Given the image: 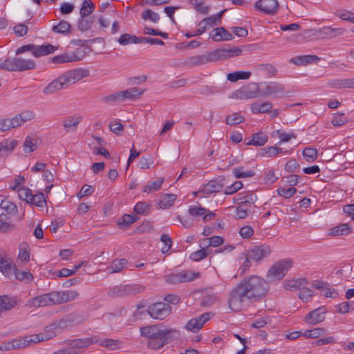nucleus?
<instances>
[{"label":"nucleus","instance_id":"49530a36","mask_svg":"<svg viewBox=\"0 0 354 354\" xmlns=\"http://www.w3.org/2000/svg\"><path fill=\"white\" fill-rule=\"evenodd\" d=\"M351 228L348 224H341L331 230V234L333 236L346 235L351 232Z\"/></svg>","mask_w":354,"mask_h":354},{"label":"nucleus","instance_id":"a19ab883","mask_svg":"<svg viewBox=\"0 0 354 354\" xmlns=\"http://www.w3.org/2000/svg\"><path fill=\"white\" fill-rule=\"evenodd\" d=\"M245 121V118L239 112H235L228 115L225 119V123L227 125L234 126Z\"/></svg>","mask_w":354,"mask_h":354},{"label":"nucleus","instance_id":"4be33fe9","mask_svg":"<svg viewBox=\"0 0 354 354\" xmlns=\"http://www.w3.org/2000/svg\"><path fill=\"white\" fill-rule=\"evenodd\" d=\"M94 344L104 347L109 351H115L121 348L122 342L120 339L110 338H94Z\"/></svg>","mask_w":354,"mask_h":354},{"label":"nucleus","instance_id":"9b49d317","mask_svg":"<svg viewBox=\"0 0 354 354\" xmlns=\"http://www.w3.org/2000/svg\"><path fill=\"white\" fill-rule=\"evenodd\" d=\"M261 97H281L285 93L284 86L279 82H261Z\"/></svg>","mask_w":354,"mask_h":354},{"label":"nucleus","instance_id":"680f3d73","mask_svg":"<svg viewBox=\"0 0 354 354\" xmlns=\"http://www.w3.org/2000/svg\"><path fill=\"white\" fill-rule=\"evenodd\" d=\"M277 192L279 196H283L285 198H290L297 192V189L295 187H290L288 189L279 187L277 189Z\"/></svg>","mask_w":354,"mask_h":354},{"label":"nucleus","instance_id":"a878e982","mask_svg":"<svg viewBox=\"0 0 354 354\" xmlns=\"http://www.w3.org/2000/svg\"><path fill=\"white\" fill-rule=\"evenodd\" d=\"M94 344V338L74 339L68 342L69 348L74 351L75 349L86 348Z\"/></svg>","mask_w":354,"mask_h":354},{"label":"nucleus","instance_id":"4468645a","mask_svg":"<svg viewBox=\"0 0 354 354\" xmlns=\"http://www.w3.org/2000/svg\"><path fill=\"white\" fill-rule=\"evenodd\" d=\"M216 53H215V51H213L203 55L189 57L185 61V65L188 67H195L216 61Z\"/></svg>","mask_w":354,"mask_h":354},{"label":"nucleus","instance_id":"2eb2a0df","mask_svg":"<svg viewBox=\"0 0 354 354\" xmlns=\"http://www.w3.org/2000/svg\"><path fill=\"white\" fill-rule=\"evenodd\" d=\"M225 11V10H222L216 15H212L202 19L198 24L200 28L196 30V34L202 35L206 31L207 27L221 24V19Z\"/></svg>","mask_w":354,"mask_h":354},{"label":"nucleus","instance_id":"a18cd8bd","mask_svg":"<svg viewBox=\"0 0 354 354\" xmlns=\"http://www.w3.org/2000/svg\"><path fill=\"white\" fill-rule=\"evenodd\" d=\"M93 24V17L86 18L80 17V19L77 21L78 29L82 32H85L91 28Z\"/></svg>","mask_w":354,"mask_h":354},{"label":"nucleus","instance_id":"c756f323","mask_svg":"<svg viewBox=\"0 0 354 354\" xmlns=\"http://www.w3.org/2000/svg\"><path fill=\"white\" fill-rule=\"evenodd\" d=\"M214 31V33L211 35V38L215 41H230L233 39L232 35L223 27L216 28Z\"/></svg>","mask_w":354,"mask_h":354},{"label":"nucleus","instance_id":"39448f33","mask_svg":"<svg viewBox=\"0 0 354 354\" xmlns=\"http://www.w3.org/2000/svg\"><path fill=\"white\" fill-rule=\"evenodd\" d=\"M35 67L33 59L21 57H8L0 62V68L8 71H25L35 69Z\"/></svg>","mask_w":354,"mask_h":354},{"label":"nucleus","instance_id":"dca6fc26","mask_svg":"<svg viewBox=\"0 0 354 354\" xmlns=\"http://www.w3.org/2000/svg\"><path fill=\"white\" fill-rule=\"evenodd\" d=\"M271 252V248L268 245L255 246L248 251L249 258L257 262L261 261L264 258L268 257Z\"/></svg>","mask_w":354,"mask_h":354},{"label":"nucleus","instance_id":"20e7f679","mask_svg":"<svg viewBox=\"0 0 354 354\" xmlns=\"http://www.w3.org/2000/svg\"><path fill=\"white\" fill-rule=\"evenodd\" d=\"M141 335L151 339L171 341L180 335L174 328H161L157 325L144 326L140 328Z\"/></svg>","mask_w":354,"mask_h":354},{"label":"nucleus","instance_id":"b1692460","mask_svg":"<svg viewBox=\"0 0 354 354\" xmlns=\"http://www.w3.org/2000/svg\"><path fill=\"white\" fill-rule=\"evenodd\" d=\"M35 114L32 111H24L12 118L15 128L21 126L24 123L33 120Z\"/></svg>","mask_w":354,"mask_h":354},{"label":"nucleus","instance_id":"9d476101","mask_svg":"<svg viewBox=\"0 0 354 354\" xmlns=\"http://www.w3.org/2000/svg\"><path fill=\"white\" fill-rule=\"evenodd\" d=\"M260 83H250L236 90L232 95V97L246 100L261 97V95Z\"/></svg>","mask_w":354,"mask_h":354},{"label":"nucleus","instance_id":"ddd939ff","mask_svg":"<svg viewBox=\"0 0 354 354\" xmlns=\"http://www.w3.org/2000/svg\"><path fill=\"white\" fill-rule=\"evenodd\" d=\"M149 315L156 319H163L171 312V307L165 302H157L149 306L147 310Z\"/></svg>","mask_w":354,"mask_h":354},{"label":"nucleus","instance_id":"cd10ccee","mask_svg":"<svg viewBox=\"0 0 354 354\" xmlns=\"http://www.w3.org/2000/svg\"><path fill=\"white\" fill-rule=\"evenodd\" d=\"M82 120V117L80 115L68 116L64 119L63 126L67 131H75Z\"/></svg>","mask_w":354,"mask_h":354},{"label":"nucleus","instance_id":"393cba45","mask_svg":"<svg viewBox=\"0 0 354 354\" xmlns=\"http://www.w3.org/2000/svg\"><path fill=\"white\" fill-rule=\"evenodd\" d=\"M15 225L12 223L11 218L4 213L0 214V232L7 233L13 231Z\"/></svg>","mask_w":354,"mask_h":354},{"label":"nucleus","instance_id":"0e129e2a","mask_svg":"<svg viewBox=\"0 0 354 354\" xmlns=\"http://www.w3.org/2000/svg\"><path fill=\"white\" fill-rule=\"evenodd\" d=\"M12 268V265L8 259L0 256V271L3 273L8 274Z\"/></svg>","mask_w":354,"mask_h":354},{"label":"nucleus","instance_id":"338daca9","mask_svg":"<svg viewBox=\"0 0 354 354\" xmlns=\"http://www.w3.org/2000/svg\"><path fill=\"white\" fill-rule=\"evenodd\" d=\"M301 177L299 175L296 174H290L287 176H285L282 181H283L286 184L289 185L290 186H295L296 185L299 180H301Z\"/></svg>","mask_w":354,"mask_h":354},{"label":"nucleus","instance_id":"423d86ee","mask_svg":"<svg viewBox=\"0 0 354 354\" xmlns=\"http://www.w3.org/2000/svg\"><path fill=\"white\" fill-rule=\"evenodd\" d=\"M57 48L58 46H55L50 44L46 45L29 44L19 47L15 51V55H18L26 52H30L32 56L39 58L53 53Z\"/></svg>","mask_w":354,"mask_h":354},{"label":"nucleus","instance_id":"f257e3e1","mask_svg":"<svg viewBox=\"0 0 354 354\" xmlns=\"http://www.w3.org/2000/svg\"><path fill=\"white\" fill-rule=\"evenodd\" d=\"M268 290V283L263 277L258 275L246 277L230 292L229 307L234 311H239L245 303L253 304L262 300Z\"/></svg>","mask_w":354,"mask_h":354},{"label":"nucleus","instance_id":"412c9836","mask_svg":"<svg viewBox=\"0 0 354 354\" xmlns=\"http://www.w3.org/2000/svg\"><path fill=\"white\" fill-rule=\"evenodd\" d=\"M326 310L324 307H319L309 312L304 318L308 324L315 325L325 319Z\"/></svg>","mask_w":354,"mask_h":354},{"label":"nucleus","instance_id":"aec40b11","mask_svg":"<svg viewBox=\"0 0 354 354\" xmlns=\"http://www.w3.org/2000/svg\"><path fill=\"white\" fill-rule=\"evenodd\" d=\"M84 55L81 54L80 50L71 53H66L62 55L55 56L52 58V62L54 64H63L73 62L81 60Z\"/></svg>","mask_w":354,"mask_h":354},{"label":"nucleus","instance_id":"37998d69","mask_svg":"<svg viewBox=\"0 0 354 354\" xmlns=\"http://www.w3.org/2000/svg\"><path fill=\"white\" fill-rule=\"evenodd\" d=\"M28 203L35 205L39 207H44L46 205V201L44 197V194L41 192L36 194H32L30 198H29Z\"/></svg>","mask_w":354,"mask_h":354},{"label":"nucleus","instance_id":"de8ad7c7","mask_svg":"<svg viewBox=\"0 0 354 354\" xmlns=\"http://www.w3.org/2000/svg\"><path fill=\"white\" fill-rule=\"evenodd\" d=\"M257 69L268 77H273L277 73L276 68L270 64H262L257 66Z\"/></svg>","mask_w":354,"mask_h":354},{"label":"nucleus","instance_id":"58836bf2","mask_svg":"<svg viewBox=\"0 0 354 354\" xmlns=\"http://www.w3.org/2000/svg\"><path fill=\"white\" fill-rule=\"evenodd\" d=\"M95 5L91 0H84L80 8V17H86L89 16L94 10Z\"/></svg>","mask_w":354,"mask_h":354},{"label":"nucleus","instance_id":"c85d7f7f","mask_svg":"<svg viewBox=\"0 0 354 354\" xmlns=\"http://www.w3.org/2000/svg\"><path fill=\"white\" fill-rule=\"evenodd\" d=\"M17 145V142L15 140H6L0 142V158H4L10 154Z\"/></svg>","mask_w":354,"mask_h":354},{"label":"nucleus","instance_id":"bb28decb","mask_svg":"<svg viewBox=\"0 0 354 354\" xmlns=\"http://www.w3.org/2000/svg\"><path fill=\"white\" fill-rule=\"evenodd\" d=\"M319 59V57L317 55H307L294 57L290 59V62L296 65L301 66L317 62Z\"/></svg>","mask_w":354,"mask_h":354},{"label":"nucleus","instance_id":"473e14b6","mask_svg":"<svg viewBox=\"0 0 354 354\" xmlns=\"http://www.w3.org/2000/svg\"><path fill=\"white\" fill-rule=\"evenodd\" d=\"M241 52H242V50L237 47H234L229 50L218 49V50H215V53H216L217 60L220 59L221 58H227V57H230L239 55L241 53Z\"/></svg>","mask_w":354,"mask_h":354},{"label":"nucleus","instance_id":"6ab92c4d","mask_svg":"<svg viewBox=\"0 0 354 354\" xmlns=\"http://www.w3.org/2000/svg\"><path fill=\"white\" fill-rule=\"evenodd\" d=\"M213 314L212 313H205L196 318L190 319L186 324L185 327L188 330L196 333L198 331L203 324L209 320Z\"/></svg>","mask_w":354,"mask_h":354},{"label":"nucleus","instance_id":"c03bdc74","mask_svg":"<svg viewBox=\"0 0 354 354\" xmlns=\"http://www.w3.org/2000/svg\"><path fill=\"white\" fill-rule=\"evenodd\" d=\"M176 199V195L174 194H167L160 200V205L163 208L171 207Z\"/></svg>","mask_w":354,"mask_h":354},{"label":"nucleus","instance_id":"f8f14e48","mask_svg":"<svg viewBox=\"0 0 354 354\" xmlns=\"http://www.w3.org/2000/svg\"><path fill=\"white\" fill-rule=\"evenodd\" d=\"M198 273H195L192 270H187L181 272L171 273L165 277V281L169 284H178L180 283L189 282L194 280L198 277Z\"/></svg>","mask_w":354,"mask_h":354},{"label":"nucleus","instance_id":"c9c22d12","mask_svg":"<svg viewBox=\"0 0 354 354\" xmlns=\"http://www.w3.org/2000/svg\"><path fill=\"white\" fill-rule=\"evenodd\" d=\"M118 42L122 46H127L131 44H140V37L124 33L118 38Z\"/></svg>","mask_w":354,"mask_h":354},{"label":"nucleus","instance_id":"5701e85b","mask_svg":"<svg viewBox=\"0 0 354 354\" xmlns=\"http://www.w3.org/2000/svg\"><path fill=\"white\" fill-rule=\"evenodd\" d=\"M224 187L223 179H216L210 180L208 183L205 185L199 191V193L203 194H211L216 192H219Z\"/></svg>","mask_w":354,"mask_h":354},{"label":"nucleus","instance_id":"e2e57ef3","mask_svg":"<svg viewBox=\"0 0 354 354\" xmlns=\"http://www.w3.org/2000/svg\"><path fill=\"white\" fill-rule=\"evenodd\" d=\"M0 207L6 210L8 214L15 212L17 210V206L8 200H3L0 203Z\"/></svg>","mask_w":354,"mask_h":354},{"label":"nucleus","instance_id":"603ef678","mask_svg":"<svg viewBox=\"0 0 354 354\" xmlns=\"http://www.w3.org/2000/svg\"><path fill=\"white\" fill-rule=\"evenodd\" d=\"M209 252V248L208 247L201 248L196 252H192L190 254V259L194 261H198L205 258Z\"/></svg>","mask_w":354,"mask_h":354},{"label":"nucleus","instance_id":"ea45409f","mask_svg":"<svg viewBox=\"0 0 354 354\" xmlns=\"http://www.w3.org/2000/svg\"><path fill=\"white\" fill-rule=\"evenodd\" d=\"M250 75L251 73L248 71H235L227 74V80L234 82L239 80H248Z\"/></svg>","mask_w":354,"mask_h":354},{"label":"nucleus","instance_id":"f3484780","mask_svg":"<svg viewBox=\"0 0 354 354\" xmlns=\"http://www.w3.org/2000/svg\"><path fill=\"white\" fill-rule=\"evenodd\" d=\"M254 7L257 10L268 15H274L279 8L277 0H258Z\"/></svg>","mask_w":354,"mask_h":354},{"label":"nucleus","instance_id":"7c9ffc66","mask_svg":"<svg viewBox=\"0 0 354 354\" xmlns=\"http://www.w3.org/2000/svg\"><path fill=\"white\" fill-rule=\"evenodd\" d=\"M143 93L144 90H142L138 87H132L127 90L122 91L121 95L123 100L126 99L135 100L136 99L140 97Z\"/></svg>","mask_w":354,"mask_h":354},{"label":"nucleus","instance_id":"13d9d810","mask_svg":"<svg viewBox=\"0 0 354 354\" xmlns=\"http://www.w3.org/2000/svg\"><path fill=\"white\" fill-rule=\"evenodd\" d=\"M160 241L165 244L161 249V252L162 254H167L172 246V239L168 234H162L160 236Z\"/></svg>","mask_w":354,"mask_h":354},{"label":"nucleus","instance_id":"79ce46f5","mask_svg":"<svg viewBox=\"0 0 354 354\" xmlns=\"http://www.w3.org/2000/svg\"><path fill=\"white\" fill-rule=\"evenodd\" d=\"M165 180L163 177H159L157 180L148 183L143 188V192L150 193L153 191L159 190L161 188V186Z\"/></svg>","mask_w":354,"mask_h":354},{"label":"nucleus","instance_id":"8fccbe9b","mask_svg":"<svg viewBox=\"0 0 354 354\" xmlns=\"http://www.w3.org/2000/svg\"><path fill=\"white\" fill-rule=\"evenodd\" d=\"M232 174L236 178H250L255 175V172L252 170H243V167H241L235 168L232 171Z\"/></svg>","mask_w":354,"mask_h":354},{"label":"nucleus","instance_id":"0eeeda50","mask_svg":"<svg viewBox=\"0 0 354 354\" xmlns=\"http://www.w3.org/2000/svg\"><path fill=\"white\" fill-rule=\"evenodd\" d=\"M55 333H38L30 336H24L12 339L14 350H19L29 346L31 344L50 339L55 337Z\"/></svg>","mask_w":354,"mask_h":354},{"label":"nucleus","instance_id":"1a4fd4ad","mask_svg":"<svg viewBox=\"0 0 354 354\" xmlns=\"http://www.w3.org/2000/svg\"><path fill=\"white\" fill-rule=\"evenodd\" d=\"M145 289V286L139 284L120 285L111 288L108 295L111 297H127L142 292Z\"/></svg>","mask_w":354,"mask_h":354},{"label":"nucleus","instance_id":"864d4df0","mask_svg":"<svg viewBox=\"0 0 354 354\" xmlns=\"http://www.w3.org/2000/svg\"><path fill=\"white\" fill-rule=\"evenodd\" d=\"M203 244L207 245V246L218 247L223 244V239L220 236H214L210 238H206L203 239Z\"/></svg>","mask_w":354,"mask_h":354},{"label":"nucleus","instance_id":"052dcab7","mask_svg":"<svg viewBox=\"0 0 354 354\" xmlns=\"http://www.w3.org/2000/svg\"><path fill=\"white\" fill-rule=\"evenodd\" d=\"M178 220L180 222V223L183 225L185 228H190L192 226H194L195 223V218H194L192 216L189 214L186 216H177Z\"/></svg>","mask_w":354,"mask_h":354},{"label":"nucleus","instance_id":"3c124183","mask_svg":"<svg viewBox=\"0 0 354 354\" xmlns=\"http://www.w3.org/2000/svg\"><path fill=\"white\" fill-rule=\"evenodd\" d=\"M142 18L145 21L149 20L153 23H158L160 20L159 15L150 9H147L142 12Z\"/></svg>","mask_w":354,"mask_h":354},{"label":"nucleus","instance_id":"774afa93","mask_svg":"<svg viewBox=\"0 0 354 354\" xmlns=\"http://www.w3.org/2000/svg\"><path fill=\"white\" fill-rule=\"evenodd\" d=\"M109 128L113 133L118 135L123 131L124 126L119 120H114L109 123Z\"/></svg>","mask_w":354,"mask_h":354},{"label":"nucleus","instance_id":"69168bd1","mask_svg":"<svg viewBox=\"0 0 354 354\" xmlns=\"http://www.w3.org/2000/svg\"><path fill=\"white\" fill-rule=\"evenodd\" d=\"M37 149V142L27 138L24 143V150L26 153H30Z\"/></svg>","mask_w":354,"mask_h":354},{"label":"nucleus","instance_id":"bf43d9fd","mask_svg":"<svg viewBox=\"0 0 354 354\" xmlns=\"http://www.w3.org/2000/svg\"><path fill=\"white\" fill-rule=\"evenodd\" d=\"M348 122L347 118L344 115V113H337L334 114V116L331 120V123L335 127H341Z\"/></svg>","mask_w":354,"mask_h":354},{"label":"nucleus","instance_id":"f704fd0d","mask_svg":"<svg viewBox=\"0 0 354 354\" xmlns=\"http://www.w3.org/2000/svg\"><path fill=\"white\" fill-rule=\"evenodd\" d=\"M330 84L335 88H354V78L334 80L331 81Z\"/></svg>","mask_w":354,"mask_h":354},{"label":"nucleus","instance_id":"09e8293b","mask_svg":"<svg viewBox=\"0 0 354 354\" xmlns=\"http://www.w3.org/2000/svg\"><path fill=\"white\" fill-rule=\"evenodd\" d=\"M127 263V261L124 259H116L108 267L109 272L110 273L119 272Z\"/></svg>","mask_w":354,"mask_h":354},{"label":"nucleus","instance_id":"4d7b16f0","mask_svg":"<svg viewBox=\"0 0 354 354\" xmlns=\"http://www.w3.org/2000/svg\"><path fill=\"white\" fill-rule=\"evenodd\" d=\"M317 155V151L315 148L306 147L303 150V156L308 162L315 160Z\"/></svg>","mask_w":354,"mask_h":354},{"label":"nucleus","instance_id":"6e6d98bb","mask_svg":"<svg viewBox=\"0 0 354 354\" xmlns=\"http://www.w3.org/2000/svg\"><path fill=\"white\" fill-rule=\"evenodd\" d=\"M15 275L17 279L30 282L33 279V275L30 272L21 271L15 269Z\"/></svg>","mask_w":354,"mask_h":354},{"label":"nucleus","instance_id":"e433bc0d","mask_svg":"<svg viewBox=\"0 0 354 354\" xmlns=\"http://www.w3.org/2000/svg\"><path fill=\"white\" fill-rule=\"evenodd\" d=\"M138 217L131 214L123 215L118 221V225L120 228H127L132 223L136 222Z\"/></svg>","mask_w":354,"mask_h":354},{"label":"nucleus","instance_id":"2f4dec72","mask_svg":"<svg viewBox=\"0 0 354 354\" xmlns=\"http://www.w3.org/2000/svg\"><path fill=\"white\" fill-rule=\"evenodd\" d=\"M272 107V104L269 102H265L263 103L256 102L251 104L250 109L253 113L258 114L268 113Z\"/></svg>","mask_w":354,"mask_h":354},{"label":"nucleus","instance_id":"72a5a7b5","mask_svg":"<svg viewBox=\"0 0 354 354\" xmlns=\"http://www.w3.org/2000/svg\"><path fill=\"white\" fill-rule=\"evenodd\" d=\"M268 140V137L263 132H258L252 136V139L246 145L263 146Z\"/></svg>","mask_w":354,"mask_h":354},{"label":"nucleus","instance_id":"5fc2aeb1","mask_svg":"<svg viewBox=\"0 0 354 354\" xmlns=\"http://www.w3.org/2000/svg\"><path fill=\"white\" fill-rule=\"evenodd\" d=\"M150 205L146 202H138L134 207L133 211L137 214H147L149 213Z\"/></svg>","mask_w":354,"mask_h":354},{"label":"nucleus","instance_id":"7ed1b4c3","mask_svg":"<svg viewBox=\"0 0 354 354\" xmlns=\"http://www.w3.org/2000/svg\"><path fill=\"white\" fill-rule=\"evenodd\" d=\"M89 71L84 68L71 70L48 84L43 90L45 95L53 94L55 92L67 88L84 77L88 76Z\"/></svg>","mask_w":354,"mask_h":354},{"label":"nucleus","instance_id":"6e6552de","mask_svg":"<svg viewBox=\"0 0 354 354\" xmlns=\"http://www.w3.org/2000/svg\"><path fill=\"white\" fill-rule=\"evenodd\" d=\"M293 262L290 259H283L277 261L268 270L267 277L272 280H281L292 268Z\"/></svg>","mask_w":354,"mask_h":354},{"label":"nucleus","instance_id":"a211bd4d","mask_svg":"<svg viewBox=\"0 0 354 354\" xmlns=\"http://www.w3.org/2000/svg\"><path fill=\"white\" fill-rule=\"evenodd\" d=\"M187 212L188 214L195 218V221L198 217H202L204 221H207L212 219L215 216V214L209 209L198 205L189 206Z\"/></svg>","mask_w":354,"mask_h":354},{"label":"nucleus","instance_id":"4c0bfd02","mask_svg":"<svg viewBox=\"0 0 354 354\" xmlns=\"http://www.w3.org/2000/svg\"><path fill=\"white\" fill-rule=\"evenodd\" d=\"M71 24L64 20H61L57 25H54L52 28L53 32L62 35H67L71 32Z\"/></svg>","mask_w":354,"mask_h":354},{"label":"nucleus","instance_id":"f03ea898","mask_svg":"<svg viewBox=\"0 0 354 354\" xmlns=\"http://www.w3.org/2000/svg\"><path fill=\"white\" fill-rule=\"evenodd\" d=\"M79 296L76 290L52 291L30 299L26 304L29 308H39L58 305L74 300Z\"/></svg>","mask_w":354,"mask_h":354}]
</instances>
